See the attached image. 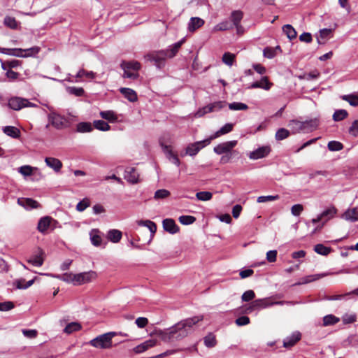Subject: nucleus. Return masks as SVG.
<instances>
[{
    "mask_svg": "<svg viewBox=\"0 0 358 358\" xmlns=\"http://www.w3.org/2000/svg\"><path fill=\"white\" fill-rule=\"evenodd\" d=\"M93 130V127L90 122H83L77 124L76 131L80 133L90 132Z\"/></svg>",
    "mask_w": 358,
    "mask_h": 358,
    "instance_id": "nucleus-41",
    "label": "nucleus"
},
{
    "mask_svg": "<svg viewBox=\"0 0 358 358\" xmlns=\"http://www.w3.org/2000/svg\"><path fill=\"white\" fill-rule=\"evenodd\" d=\"M234 124L232 123H227L223 127H222L218 131H217L214 134L209 137L210 141L216 138L220 137L222 135L227 134L231 132L233 130Z\"/></svg>",
    "mask_w": 358,
    "mask_h": 358,
    "instance_id": "nucleus-19",
    "label": "nucleus"
},
{
    "mask_svg": "<svg viewBox=\"0 0 358 358\" xmlns=\"http://www.w3.org/2000/svg\"><path fill=\"white\" fill-rule=\"evenodd\" d=\"M196 197L199 201H207L212 199L213 194L207 191L199 192L196 194Z\"/></svg>",
    "mask_w": 358,
    "mask_h": 358,
    "instance_id": "nucleus-54",
    "label": "nucleus"
},
{
    "mask_svg": "<svg viewBox=\"0 0 358 358\" xmlns=\"http://www.w3.org/2000/svg\"><path fill=\"white\" fill-rule=\"evenodd\" d=\"M171 193L169 190L165 189H160L155 192L154 199L156 200L163 199L169 197Z\"/></svg>",
    "mask_w": 358,
    "mask_h": 358,
    "instance_id": "nucleus-56",
    "label": "nucleus"
},
{
    "mask_svg": "<svg viewBox=\"0 0 358 358\" xmlns=\"http://www.w3.org/2000/svg\"><path fill=\"white\" fill-rule=\"evenodd\" d=\"M116 335L115 332H108L96 336L89 342L94 348L108 349L112 346V338Z\"/></svg>",
    "mask_w": 358,
    "mask_h": 358,
    "instance_id": "nucleus-2",
    "label": "nucleus"
},
{
    "mask_svg": "<svg viewBox=\"0 0 358 358\" xmlns=\"http://www.w3.org/2000/svg\"><path fill=\"white\" fill-rule=\"evenodd\" d=\"M51 220L52 218L48 216L41 217L38 222L37 229L43 234L45 233L50 225Z\"/></svg>",
    "mask_w": 358,
    "mask_h": 358,
    "instance_id": "nucleus-22",
    "label": "nucleus"
},
{
    "mask_svg": "<svg viewBox=\"0 0 358 358\" xmlns=\"http://www.w3.org/2000/svg\"><path fill=\"white\" fill-rule=\"evenodd\" d=\"M332 249L330 247H327L324 245L323 244H317L314 246V251L321 255L327 256L331 252Z\"/></svg>",
    "mask_w": 358,
    "mask_h": 358,
    "instance_id": "nucleus-36",
    "label": "nucleus"
},
{
    "mask_svg": "<svg viewBox=\"0 0 358 358\" xmlns=\"http://www.w3.org/2000/svg\"><path fill=\"white\" fill-rule=\"evenodd\" d=\"M45 162L48 166L52 169L55 172H59L62 167V162L55 157H46Z\"/></svg>",
    "mask_w": 358,
    "mask_h": 358,
    "instance_id": "nucleus-21",
    "label": "nucleus"
},
{
    "mask_svg": "<svg viewBox=\"0 0 358 358\" xmlns=\"http://www.w3.org/2000/svg\"><path fill=\"white\" fill-rule=\"evenodd\" d=\"M90 201L87 199H84L80 201L76 206V210L79 212H83L85 210L88 206H90Z\"/></svg>",
    "mask_w": 358,
    "mask_h": 358,
    "instance_id": "nucleus-64",
    "label": "nucleus"
},
{
    "mask_svg": "<svg viewBox=\"0 0 358 358\" xmlns=\"http://www.w3.org/2000/svg\"><path fill=\"white\" fill-rule=\"evenodd\" d=\"M303 131L310 132L315 130L318 126L317 119H311L306 121H302Z\"/></svg>",
    "mask_w": 358,
    "mask_h": 358,
    "instance_id": "nucleus-23",
    "label": "nucleus"
},
{
    "mask_svg": "<svg viewBox=\"0 0 358 358\" xmlns=\"http://www.w3.org/2000/svg\"><path fill=\"white\" fill-rule=\"evenodd\" d=\"M161 146L164 152L166 154V157L175 165L179 166L180 164V162L177 155L174 154L172 152L171 146L164 145V143H161Z\"/></svg>",
    "mask_w": 358,
    "mask_h": 358,
    "instance_id": "nucleus-13",
    "label": "nucleus"
},
{
    "mask_svg": "<svg viewBox=\"0 0 358 358\" xmlns=\"http://www.w3.org/2000/svg\"><path fill=\"white\" fill-rule=\"evenodd\" d=\"M343 217L345 220L350 221V222H355L358 220L357 213L355 208L346 210L343 213Z\"/></svg>",
    "mask_w": 358,
    "mask_h": 358,
    "instance_id": "nucleus-44",
    "label": "nucleus"
},
{
    "mask_svg": "<svg viewBox=\"0 0 358 358\" xmlns=\"http://www.w3.org/2000/svg\"><path fill=\"white\" fill-rule=\"evenodd\" d=\"M4 24L11 29H16L17 27V22L15 17L6 16L4 18Z\"/></svg>",
    "mask_w": 358,
    "mask_h": 358,
    "instance_id": "nucleus-62",
    "label": "nucleus"
},
{
    "mask_svg": "<svg viewBox=\"0 0 358 358\" xmlns=\"http://www.w3.org/2000/svg\"><path fill=\"white\" fill-rule=\"evenodd\" d=\"M8 106L15 110H19L24 107L35 106L34 103L29 101L28 99L21 97H12L8 100Z\"/></svg>",
    "mask_w": 358,
    "mask_h": 358,
    "instance_id": "nucleus-8",
    "label": "nucleus"
},
{
    "mask_svg": "<svg viewBox=\"0 0 358 358\" xmlns=\"http://www.w3.org/2000/svg\"><path fill=\"white\" fill-rule=\"evenodd\" d=\"M243 13L241 10H234L231 14V20L233 22V25L236 28L237 32H239V29H242V26L240 22L243 18Z\"/></svg>",
    "mask_w": 358,
    "mask_h": 358,
    "instance_id": "nucleus-20",
    "label": "nucleus"
},
{
    "mask_svg": "<svg viewBox=\"0 0 358 358\" xmlns=\"http://www.w3.org/2000/svg\"><path fill=\"white\" fill-rule=\"evenodd\" d=\"M327 148L330 151H340L343 148V145L341 142L331 141L328 143Z\"/></svg>",
    "mask_w": 358,
    "mask_h": 358,
    "instance_id": "nucleus-57",
    "label": "nucleus"
},
{
    "mask_svg": "<svg viewBox=\"0 0 358 358\" xmlns=\"http://www.w3.org/2000/svg\"><path fill=\"white\" fill-rule=\"evenodd\" d=\"M66 91L69 94L76 96H83L85 94V90L83 87H67Z\"/></svg>",
    "mask_w": 358,
    "mask_h": 358,
    "instance_id": "nucleus-50",
    "label": "nucleus"
},
{
    "mask_svg": "<svg viewBox=\"0 0 358 358\" xmlns=\"http://www.w3.org/2000/svg\"><path fill=\"white\" fill-rule=\"evenodd\" d=\"M162 224L164 229L171 234H174L179 231V227L173 219H165Z\"/></svg>",
    "mask_w": 358,
    "mask_h": 358,
    "instance_id": "nucleus-16",
    "label": "nucleus"
},
{
    "mask_svg": "<svg viewBox=\"0 0 358 358\" xmlns=\"http://www.w3.org/2000/svg\"><path fill=\"white\" fill-rule=\"evenodd\" d=\"M122 232L117 229H110L108 232L107 238L113 243H118L122 238Z\"/></svg>",
    "mask_w": 358,
    "mask_h": 358,
    "instance_id": "nucleus-33",
    "label": "nucleus"
},
{
    "mask_svg": "<svg viewBox=\"0 0 358 358\" xmlns=\"http://www.w3.org/2000/svg\"><path fill=\"white\" fill-rule=\"evenodd\" d=\"M3 131L5 134L13 138H18L20 136V129L13 126L4 127Z\"/></svg>",
    "mask_w": 358,
    "mask_h": 358,
    "instance_id": "nucleus-27",
    "label": "nucleus"
},
{
    "mask_svg": "<svg viewBox=\"0 0 358 358\" xmlns=\"http://www.w3.org/2000/svg\"><path fill=\"white\" fill-rule=\"evenodd\" d=\"M94 127L100 131H106L110 130V125L103 120H95L94 121Z\"/></svg>",
    "mask_w": 358,
    "mask_h": 358,
    "instance_id": "nucleus-49",
    "label": "nucleus"
},
{
    "mask_svg": "<svg viewBox=\"0 0 358 358\" xmlns=\"http://www.w3.org/2000/svg\"><path fill=\"white\" fill-rule=\"evenodd\" d=\"M0 53L18 57H24V49L22 48H4L0 47Z\"/></svg>",
    "mask_w": 358,
    "mask_h": 358,
    "instance_id": "nucleus-24",
    "label": "nucleus"
},
{
    "mask_svg": "<svg viewBox=\"0 0 358 358\" xmlns=\"http://www.w3.org/2000/svg\"><path fill=\"white\" fill-rule=\"evenodd\" d=\"M96 277V272L92 271L75 274V278H76L75 285H80L82 284L87 283V282L92 281Z\"/></svg>",
    "mask_w": 358,
    "mask_h": 358,
    "instance_id": "nucleus-9",
    "label": "nucleus"
},
{
    "mask_svg": "<svg viewBox=\"0 0 358 358\" xmlns=\"http://www.w3.org/2000/svg\"><path fill=\"white\" fill-rule=\"evenodd\" d=\"M82 328L81 324L78 322H73L68 324L64 329V332L67 334H71L73 332L78 331Z\"/></svg>",
    "mask_w": 358,
    "mask_h": 358,
    "instance_id": "nucleus-38",
    "label": "nucleus"
},
{
    "mask_svg": "<svg viewBox=\"0 0 358 358\" xmlns=\"http://www.w3.org/2000/svg\"><path fill=\"white\" fill-rule=\"evenodd\" d=\"M229 108L231 110H246L248 109V106L244 103L232 102L229 103Z\"/></svg>",
    "mask_w": 358,
    "mask_h": 358,
    "instance_id": "nucleus-48",
    "label": "nucleus"
},
{
    "mask_svg": "<svg viewBox=\"0 0 358 358\" xmlns=\"http://www.w3.org/2000/svg\"><path fill=\"white\" fill-rule=\"evenodd\" d=\"M157 341L153 339H150L144 343L137 345L134 350L136 353H142L149 349L150 348H152L156 345Z\"/></svg>",
    "mask_w": 358,
    "mask_h": 358,
    "instance_id": "nucleus-25",
    "label": "nucleus"
},
{
    "mask_svg": "<svg viewBox=\"0 0 358 358\" xmlns=\"http://www.w3.org/2000/svg\"><path fill=\"white\" fill-rule=\"evenodd\" d=\"M139 226H144L148 228L151 234H155L157 231L156 224L150 220H138L137 222Z\"/></svg>",
    "mask_w": 358,
    "mask_h": 358,
    "instance_id": "nucleus-42",
    "label": "nucleus"
},
{
    "mask_svg": "<svg viewBox=\"0 0 358 358\" xmlns=\"http://www.w3.org/2000/svg\"><path fill=\"white\" fill-rule=\"evenodd\" d=\"M237 143L238 141L236 140L223 142L214 147L213 151L219 155L228 153H238L236 150H234Z\"/></svg>",
    "mask_w": 358,
    "mask_h": 358,
    "instance_id": "nucleus-4",
    "label": "nucleus"
},
{
    "mask_svg": "<svg viewBox=\"0 0 358 358\" xmlns=\"http://www.w3.org/2000/svg\"><path fill=\"white\" fill-rule=\"evenodd\" d=\"M233 28V26L228 22V21H224L222 22L217 24H216L213 27L214 31H226L229 30Z\"/></svg>",
    "mask_w": 358,
    "mask_h": 358,
    "instance_id": "nucleus-51",
    "label": "nucleus"
},
{
    "mask_svg": "<svg viewBox=\"0 0 358 358\" xmlns=\"http://www.w3.org/2000/svg\"><path fill=\"white\" fill-rule=\"evenodd\" d=\"M99 231L96 229H93L90 232V239L92 244L96 247L101 246L102 238L98 234Z\"/></svg>",
    "mask_w": 358,
    "mask_h": 358,
    "instance_id": "nucleus-40",
    "label": "nucleus"
},
{
    "mask_svg": "<svg viewBox=\"0 0 358 358\" xmlns=\"http://www.w3.org/2000/svg\"><path fill=\"white\" fill-rule=\"evenodd\" d=\"M272 297L259 299L254 300L249 308L250 310H259L272 306Z\"/></svg>",
    "mask_w": 358,
    "mask_h": 358,
    "instance_id": "nucleus-10",
    "label": "nucleus"
},
{
    "mask_svg": "<svg viewBox=\"0 0 358 358\" xmlns=\"http://www.w3.org/2000/svg\"><path fill=\"white\" fill-rule=\"evenodd\" d=\"M288 126L292 129L293 133L303 131L302 121H299L296 120H291L289 122Z\"/></svg>",
    "mask_w": 358,
    "mask_h": 358,
    "instance_id": "nucleus-46",
    "label": "nucleus"
},
{
    "mask_svg": "<svg viewBox=\"0 0 358 358\" xmlns=\"http://www.w3.org/2000/svg\"><path fill=\"white\" fill-rule=\"evenodd\" d=\"M138 173L134 167H127L124 171V178L130 183L135 184L138 181Z\"/></svg>",
    "mask_w": 358,
    "mask_h": 358,
    "instance_id": "nucleus-14",
    "label": "nucleus"
},
{
    "mask_svg": "<svg viewBox=\"0 0 358 358\" xmlns=\"http://www.w3.org/2000/svg\"><path fill=\"white\" fill-rule=\"evenodd\" d=\"M166 57H169L168 52L165 50L152 52L145 55V59L147 61L154 62L158 68L164 66Z\"/></svg>",
    "mask_w": 358,
    "mask_h": 358,
    "instance_id": "nucleus-5",
    "label": "nucleus"
},
{
    "mask_svg": "<svg viewBox=\"0 0 358 358\" xmlns=\"http://www.w3.org/2000/svg\"><path fill=\"white\" fill-rule=\"evenodd\" d=\"M43 254H44L43 251L42 250H39L38 254L35 255L33 257H31L28 260V262L35 266H41L44 262V259L43 257Z\"/></svg>",
    "mask_w": 358,
    "mask_h": 358,
    "instance_id": "nucleus-28",
    "label": "nucleus"
},
{
    "mask_svg": "<svg viewBox=\"0 0 358 358\" xmlns=\"http://www.w3.org/2000/svg\"><path fill=\"white\" fill-rule=\"evenodd\" d=\"M48 120L52 126L57 129L67 128L69 125V122L66 117L55 111H52L48 115Z\"/></svg>",
    "mask_w": 358,
    "mask_h": 358,
    "instance_id": "nucleus-3",
    "label": "nucleus"
},
{
    "mask_svg": "<svg viewBox=\"0 0 358 358\" xmlns=\"http://www.w3.org/2000/svg\"><path fill=\"white\" fill-rule=\"evenodd\" d=\"M34 282V279L30 280L27 282L24 279H17L13 282V285L19 289H27L31 286Z\"/></svg>",
    "mask_w": 358,
    "mask_h": 358,
    "instance_id": "nucleus-30",
    "label": "nucleus"
},
{
    "mask_svg": "<svg viewBox=\"0 0 358 358\" xmlns=\"http://www.w3.org/2000/svg\"><path fill=\"white\" fill-rule=\"evenodd\" d=\"M123 70H134L138 71L141 68V64L136 61L124 62L123 61L120 65Z\"/></svg>",
    "mask_w": 358,
    "mask_h": 358,
    "instance_id": "nucleus-29",
    "label": "nucleus"
},
{
    "mask_svg": "<svg viewBox=\"0 0 358 358\" xmlns=\"http://www.w3.org/2000/svg\"><path fill=\"white\" fill-rule=\"evenodd\" d=\"M332 30L331 29H322L320 31V35L317 38L319 44H324L325 41L331 37Z\"/></svg>",
    "mask_w": 358,
    "mask_h": 358,
    "instance_id": "nucleus-32",
    "label": "nucleus"
},
{
    "mask_svg": "<svg viewBox=\"0 0 358 358\" xmlns=\"http://www.w3.org/2000/svg\"><path fill=\"white\" fill-rule=\"evenodd\" d=\"M40 48L38 46H34L30 48L24 49V52L25 54H23V57H33L37 55L40 51Z\"/></svg>",
    "mask_w": 358,
    "mask_h": 358,
    "instance_id": "nucleus-61",
    "label": "nucleus"
},
{
    "mask_svg": "<svg viewBox=\"0 0 358 358\" xmlns=\"http://www.w3.org/2000/svg\"><path fill=\"white\" fill-rule=\"evenodd\" d=\"M178 220L182 224L188 225L193 224L196 221V217L192 215H181Z\"/></svg>",
    "mask_w": 358,
    "mask_h": 358,
    "instance_id": "nucleus-58",
    "label": "nucleus"
},
{
    "mask_svg": "<svg viewBox=\"0 0 358 358\" xmlns=\"http://www.w3.org/2000/svg\"><path fill=\"white\" fill-rule=\"evenodd\" d=\"M322 321H323L322 325L324 327H327V326L334 325V324H337L340 321V318L332 315V314H329V315H325L323 317Z\"/></svg>",
    "mask_w": 358,
    "mask_h": 358,
    "instance_id": "nucleus-34",
    "label": "nucleus"
},
{
    "mask_svg": "<svg viewBox=\"0 0 358 358\" xmlns=\"http://www.w3.org/2000/svg\"><path fill=\"white\" fill-rule=\"evenodd\" d=\"M227 103L223 101H218L213 103H211L202 108H200L196 113L197 117H202L206 113H212L214 111H219L222 109Z\"/></svg>",
    "mask_w": 358,
    "mask_h": 358,
    "instance_id": "nucleus-7",
    "label": "nucleus"
},
{
    "mask_svg": "<svg viewBox=\"0 0 358 358\" xmlns=\"http://www.w3.org/2000/svg\"><path fill=\"white\" fill-rule=\"evenodd\" d=\"M282 31L289 40L296 38L297 34L294 28L290 24H285L282 27Z\"/></svg>",
    "mask_w": 358,
    "mask_h": 358,
    "instance_id": "nucleus-35",
    "label": "nucleus"
},
{
    "mask_svg": "<svg viewBox=\"0 0 358 358\" xmlns=\"http://www.w3.org/2000/svg\"><path fill=\"white\" fill-rule=\"evenodd\" d=\"M301 339V334L298 331H294L290 336H287L283 340V347L285 348H291L294 346Z\"/></svg>",
    "mask_w": 358,
    "mask_h": 358,
    "instance_id": "nucleus-11",
    "label": "nucleus"
},
{
    "mask_svg": "<svg viewBox=\"0 0 358 358\" xmlns=\"http://www.w3.org/2000/svg\"><path fill=\"white\" fill-rule=\"evenodd\" d=\"M351 295H353V293L349 292L343 294L327 296L325 297V299L328 301L347 300L348 299V297Z\"/></svg>",
    "mask_w": 358,
    "mask_h": 358,
    "instance_id": "nucleus-52",
    "label": "nucleus"
},
{
    "mask_svg": "<svg viewBox=\"0 0 358 358\" xmlns=\"http://www.w3.org/2000/svg\"><path fill=\"white\" fill-rule=\"evenodd\" d=\"M100 116L110 122H115L117 120V117L113 110L101 111Z\"/></svg>",
    "mask_w": 358,
    "mask_h": 358,
    "instance_id": "nucleus-39",
    "label": "nucleus"
},
{
    "mask_svg": "<svg viewBox=\"0 0 358 358\" xmlns=\"http://www.w3.org/2000/svg\"><path fill=\"white\" fill-rule=\"evenodd\" d=\"M34 168L29 165H24L18 169V172L24 176H29L32 175Z\"/></svg>",
    "mask_w": 358,
    "mask_h": 358,
    "instance_id": "nucleus-60",
    "label": "nucleus"
},
{
    "mask_svg": "<svg viewBox=\"0 0 358 358\" xmlns=\"http://www.w3.org/2000/svg\"><path fill=\"white\" fill-rule=\"evenodd\" d=\"M203 320V315H196L182 320L169 328L167 331L161 334L162 339L171 341L174 339L180 340L194 331V326Z\"/></svg>",
    "mask_w": 358,
    "mask_h": 358,
    "instance_id": "nucleus-1",
    "label": "nucleus"
},
{
    "mask_svg": "<svg viewBox=\"0 0 358 358\" xmlns=\"http://www.w3.org/2000/svg\"><path fill=\"white\" fill-rule=\"evenodd\" d=\"M204 344L208 348H213L216 345L215 336L213 334H209L203 338Z\"/></svg>",
    "mask_w": 358,
    "mask_h": 358,
    "instance_id": "nucleus-55",
    "label": "nucleus"
},
{
    "mask_svg": "<svg viewBox=\"0 0 358 358\" xmlns=\"http://www.w3.org/2000/svg\"><path fill=\"white\" fill-rule=\"evenodd\" d=\"M205 21L199 17H192L188 23L187 29L189 32H194L199 28L201 27Z\"/></svg>",
    "mask_w": 358,
    "mask_h": 358,
    "instance_id": "nucleus-17",
    "label": "nucleus"
},
{
    "mask_svg": "<svg viewBox=\"0 0 358 358\" xmlns=\"http://www.w3.org/2000/svg\"><path fill=\"white\" fill-rule=\"evenodd\" d=\"M271 152V148L268 145L260 147L249 154L251 159H259L266 157Z\"/></svg>",
    "mask_w": 358,
    "mask_h": 358,
    "instance_id": "nucleus-12",
    "label": "nucleus"
},
{
    "mask_svg": "<svg viewBox=\"0 0 358 358\" xmlns=\"http://www.w3.org/2000/svg\"><path fill=\"white\" fill-rule=\"evenodd\" d=\"M120 92L130 102H135L138 100L136 92L131 88L121 87Z\"/></svg>",
    "mask_w": 358,
    "mask_h": 358,
    "instance_id": "nucleus-18",
    "label": "nucleus"
},
{
    "mask_svg": "<svg viewBox=\"0 0 358 358\" xmlns=\"http://www.w3.org/2000/svg\"><path fill=\"white\" fill-rule=\"evenodd\" d=\"M255 297V293L253 290H247L245 291L241 296V299L243 301L248 302L252 301Z\"/></svg>",
    "mask_w": 358,
    "mask_h": 358,
    "instance_id": "nucleus-63",
    "label": "nucleus"
},
{
    "mask_svg": "<svg viewBox=\"0 0 358 358\" xmlns=\"http://www.w3.org/2000/svg\"><path fill=\"white\" fill-rule=\"evenodd\" d=\"M336 209L335 207L331 206L324 210L322 213L320 214L322 220H324V222H327L331 219L336 213Z\"/></svg>",
    "mask_w": 358,
    "mask_h": 358,
    "instance_id": "nucleus-31",
    "label": "nucleus"
},
{
    "mask_svg": "<svg viewBox=\"0 0 358 358\" xmlns=\"http://www.w3.org/2000/svg\"><path fill=\"white\" fill-rule=\"evenodd\" d=\"M210 139L209 138H206L203 141H196L193 143L189 144L186 148V155L191 157H194L203 148L210 143Z\"/></svg>",
    "mask_w": 358,
    "mask_h": 358,
    "instance_id": "nucleus-6",
    "label": "nucleus"
},
{
    "mask_svg": "<svg viewBox=\"0 0 358 358\" xmlns=\"http://www.w3.org/2000/svg\"><path fill=\"white\" fill-rule=\"evenodd\" d=\"M44 275H51L54 278H56L61 280L62 281H64L66 282H69V283L72 282L75 285V282H76L75 274H73L71 273H66L62 275H51V274H48V273H45Z\"/></svg>",
    "mask_w": 358,
    "mask_h": 358,
    "instance_id": "nucleus-26",
    "label": "nucleus"
},
{
    "mask_svg": "<svg viewBox=\"0 0 358 358\" xmlns=\"http://www.w3.org/2000/svg\"><path fill=\"white\" fill-rule=\"evenodd\" d=\"M234 59H235V55L228 52H225L222 56V62L225 64H227L229 66L233 65Z\"/></svg>",
    "mask_w": 358,
    "mask_h": 358,
    "instance_id": "nucleus-59",
    "label": "nucleus"
},
{
    "mask_svg": "<svg viewBox=\"0 0 358 358\" xmlns=\"http://www.w3.org/2000/svg\"><path fill=\"white\" fill-rule=\"evenodd\" d=\"M348 115V113L345 109H339L336 110L334 113L333 114V120L335 122L341 121L344 119H345Z\"/></svg>",
    "mask_w": 358,
    "mask_h": 358,
    "instance_id": "nucleus-43",
    "label": "nucleus"
},
{
    "mask_svg": "<svg viewBox=\"0 0 358 358\" xmlns=\"http://www.w3.org/2000/svg\"><path fill=\"white\" fill-rule=\"evenodd\" d=\"M18 203L25 208L30 209L37 208L39 206V203L36 201L29 198L25 199L22 203L21 201L18 199Z\"/></svg>",
    "mask_w": 358,
    "mask_h": 358,
    "instance_id": "nucleus-47",
    "label": "nucleus"
},
{
    "mask_svg": "<svg viewBox=\"0 0 358 358\" xmlns=\"http://www.w3.org/2000/svg\"><path fill=\"white\" fill-rule=\"evenodd\" d=\"M341 98L343 100L348 101L352 106H358V96L355 94L342 95Z\"/></svg>",
    "mask_w": 358,
    "mask_h": 358,
    "instance_id": "nucleus-37",
    "label": "nucleus"
},
{
    "mask_svg": "<svg viewBox=\"0 0 358 358\" xmlns=\"http://www.w3.org/2000/svg\"><path fill=\"white\" fill-rule=\"evenodd\" d=\"M289 134H290V133H289V130H287L285 128H280L275 133V139L277 141L284 140V139L287 138V137H289Z\"/></svg>",
    "mask_w": 358,
    "mask_h": 358,
    "instance_id": "nucleus-53",
    "label": "nucleus"
},
{
    "mask_svg": "<svg viewBox=\"0 0 358 358\" xmlns=\"http://www.w3.org/2000/svg\"><path fill=\"white\" fill-rule=\"evenodd\" d=\"M272 86V83L268 81L266 76H264L259 81L252 83L249 87V89L262 88L265 90H268Z\"/></svg>",
    "mask_w": 358,
    "mask_h": 358,
    "instance_id": "nucleus-15",
    "label": "nucleus"
},
{
    "mask_svg": "<svg viewBox=\"0 0 358 358\" xmlns=\"http://www.w3.org/2000/svg\"><path fill=\"white\" fill-rule=\"evenodd\" d=\"M183 41L184 40L182 39L180 41L174 43L172 46L170 47V49L166 50V52H168L169 57H173L176 55L180 48L181 47Z\"/></svg>",
    "mask_w": 358,
    "mask_h": 358,
    "instance_id": "nucleus-45",
    "label": "nucleus"
}]
</instances>
